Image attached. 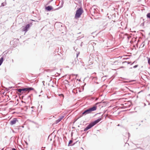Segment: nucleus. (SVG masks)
<instances>
[{
	"mask_svg": "<svg viewBox=\"0 0 150 150\" xmlns=\"http://www.w3.org/2000/svg\"><path fill=\"white\" fill-rule=\"evenodd\" d=\"M47 98H49L48 97V96H47Z\"/></svg>",
	"mask_w": 150,
	"mask_h": 150,
	"instance_id": "31",
	"label": "nucleus"
},
{
	"mask_svg": "<svg viewBox=\"0 0 150 150\" xmlns=\"http://www.w3.org/2000/svg\"><path fill=\"white\" fill-rule=\"evenodd\" d=\"M83 12V10L82 8L81 7L78 8L76 11L75 18H77L80 17Z\"/></svg>",
	"mask_w": 150,
	"mask_h": 150,
	"instance_id": "2",
	"label": "nucleus"
},
{
	"mask_svg": "<svg viewBox=\"0 0 150 150\" xmlns=\"http://www.w3.org/2000/svg\"><path fill=\"white\" fill-rule=\"evenodd\" d=\"M61 119H59V118L57 120H56V121H55V123L56 124H57V123H58V122H60L61 121Z\"/></svg>",
	"mask_w": 150,
	"mask_h": 150,
	"instance_id": "12",
	"label": "nucleus"
},
{
	"mask_svg": "<svg viewBox=\"0 0 150 150\" xmlns=\"http://www.w3.org/2000/svg\"><path fill=\"white\" fill-rule=\"evenodd\" d=\"M53 0H51V1H49V3H50L51 2H52V1Z\"/></svg>",
	"mask_w": 150,
	"mask_h": 150,
	"instance_id": "26",
	"label": "nucleus"
},
{
	"mask_svg": "<svg viewBox=\"0 0 150 150\" xmlns=\"http://www.w3.org/2000/svg\"><path fill=\"white\" fill-rule=\"evenodd\" d=\"M47 98H49L48 97V96H47Z\"/></svg>",
	"mask_w": 150,
	"mask_h": 150,
	"instance_id": "32",
	"label": "nucleus"
},
{
	"mask_svg": "<svg viewBox=\"0 0 150 150\" xmlns=\"http://www.w3.org/2000/svg\"><path fill=\"white\" fill-rule=\"evenodd\" d=\"M33 107H33H33H31V108H33Z\"/></svg>",
	"mask_w": 150,
	"mask_h": 150,
	"instance_id": "28",
	"label": "nucleus"
},
{
	"mask_svg": "<svg viewBox=\"0 0 150 150\" xmlns=\"http://www.w3.org/2000/svg\"><path fill=\"white\" fill-rule=\"evenodd\" d=\"M23 90L24 91H28V88H23Z\"/></svg>",
	"mask_w": 150,
	"mask_h": 150,
	"instance_id": "14",
	"label": "nucleus"
},
{
	"mask_svg": "<svg viewBox=\"0 0 150 150\" xmlns=\"http://www.w3.org/2000/svg\"><path fill=\"white\" fill-rule=\"evenodd\" d=\"M23 89V88H18V89H16V90L18 92H19V93H23L24 92Z\"/></svg>",
	"mask_w": 150,
	"mask_h": 150,
	"instance_id": "9",
	"label": "nucleus"
},
{
	"mask_svg": "<svg viewBox=\"0 0 150 150\" xmlns=\"http://www.w3.org/2000/svg\"><path fill=\"white\" fill-rule=\"evenodd\" d=\"M124 62H127L128 64H130L131 63V62H127L126 61H125Z\"/></svg>",
	"mask_w": 150,
	"mask_h": 150,
	"instance_id": "22",
	"label": "nucleus"
},
{
	"mask_svg": "<svg viewBox=\"0 0 150 150\" xmlns=\"http://www.w3.org/2000/svg\"><path fill=\"white\" fill-rule=\"evenodd\" d=\"M66 82H65V83H69V81L68 80H65V81Z\"/></svg>",
	"mask_w": 150,
	"mask_h": 150,
	"instance_id": "20",
	"label": "nucleus"
},
{
	"mask_svg": "<svg viewBox=\"0 0 150 150\" xmlns=\"http://www.w3.org/2000/svg\"><path fill=\"white\" fill-rule=\"evenodd\" d=\"M83 42H82L81 44V45H80V46L81 47H82V45H83Z\"/></svg>",
	"mask_w": 150,
	"mask_h": 150,
	"instance_id": "23",
	"label": "nucleus"
},
{
	"mask_svg": "<svg viewBox=\"0 0 150 150\" xmlns=\"http://www.w3.org/2000/svg\"><path fill=\"white\" fill-rule=\"evenodd\" d=\"M17 121L18 122L17 119L16 118H14L12 120L10 121V124L11 125H13L16 123Z\"/></svg>",
	"mask_w": 150,
	"mask_h": 150,
	"instance_id": "4",
	"label": "nucleus"
},
{
	"mask_svg": "<svg viewBox=\"0 0 150 150\" xmlns=\"http://www.w3.org/2000/svg\"><path fill=\"white\" fill-rule=\"evenodd\" d=\"M6 57V55L5 54H4L2 55L0 59V66L2 64L4 58Z\"/></svg>",
	"mask_w": 150,
	"mask_h": 150,
	"instance_id": "6",
	"label": "nucleus"
},
{
	"mask_svg": "<svg viewBox=\"0 0 150 150\" xmlns=\"http://www.w3.org/2000/svg\"><path fill=\"white\" fill-rule=\"evenodd\" d=\"M30 25L29 24L27 25L26 26L23 28L22 30L25 31V32H27L28 30V29L30 28Z\"/></svg>",
	"mask_w": 150,
	"mask_h": 150,
	"instance_id": "5",
	"label": "nucleus"
},
{
	"mask_svg": "<svg viewBox=\"0 0 150 150\" xmlns=\"http://www.w3.org/2000/svg\"><path fill=\"white\" fill-rule=\"evenodd\" d=\"M97 107L95 105L92 108H89L85 110L82 113V115H86L87 114L91 113L92 111H95L96 110Z\"/></svg>",
	"mask_w": 150,
	"mask_h": 150,
	"instance_id": "1",
	"label": "nucleus"
},
{
	"mask_svg": "<svg viewBox=\"0 0 150 150\" xmlns=\"http://www.w3.org/2000/svg\"><path fill=\"white\" fill-rule=\"evenodd\" d=\"M135 62H134L132 64H133Z\"/></svg>",
	"mask_w": 150,
	"mask_h": 150,
	"instance_id": "27",
	"label": "nucleus"
},
{
	"mask_svg": "<svg viewBox=\"0 0 150 150\" xmlns=\"http://www.w3.org/2000/svg\"><path fill=\"white\" fill-rule=\"evenodd\" d=\"M59 95L61 96V97H62V98H64V96L63 94H61Z\"/></svg>",
	"mask_w": 150,
	"mask_h": 150,
	"instance_id": "18",
	"label": "nucleus"
},
{
	"mask_svg": "<svg viewBox=\"0 0 150 150\" xmlns=\"http://www.w3.org/2000/svg\"><path fill=\"white\" fill-rule=\"evenodd\" d=\"M73 59V62H71V64L72 65H74L75 64H76V60L75 58H74Z\"/></svg>",
	"mask_w": 150,
	"mask_h": 150,
	"instance_id": "10",
	"label": "nucleus"
},
{
	"mask_svg": "<svg viewBox=\"0 0 150 150\" xmlns=\"http://www.w3.org/2000/svg\"><path fill=\"white\" fill-rule=\"evenodd\" d=\"M94 126L92 122H91L89 124L87 127L84 129V131H86L90 129L92 127Z\"/></svg>",
	"mask_w": 150,
	"mask_h": 150,
	"instance_id": "3",
	"label": "nucleus"
},
{
	"mask_svg": "<svg viewBox=\"0 0 150 150\" xmlns=\"http://www.w3.org/2000/svg\"><path fill=\"white\" fill-rule=\"evenodd\" d=\"M98 104V103H97L96 104V105H97V104Z\"/></svg>",
	"mask_w": 150,
	"mask_h": 150,
	"instance_id": "29",
	"label": "nucleus"
},
{
	"mask_svg": "<svg viewBox=\"0 0 150 150\" xmlns=\"http://www.w3.org/2000/svg\"><path fill=\"white\" fill-rule=\"evenodd\" d=\"M47 98H49L48 97V96H47Z\"/></svg>",
	"mask_w": 150,
	"mask_h": 150,
	"instance_id": "30",
	"label": "nucleus"
},
{
	"mask_svg": "<svg viewBox=\"0 0 150 150\" xmlns=\"http://www.w3.org/2000/svg\"><path fill=\"white\" fill-rule=\"evenodd\" d=\"M128 134H129V133H128Z\"/></svg>",
	"mask_w": 150,
	"mask_h": 150,
	"instance_id": "34",
	"label": "nucleus"
},
{
	"mask_svg": "<svg viewBox=\"0 0 150 150\" xmlns=\"http://www.w3.org/2000/svg\"><path fill=\"white\" fill-rule=\"evenodd\" d=\"M12 150H17L14 148H13L12 149Z\"/></svg>",
	"mask_w": 150,
	"mask_h": 150,
	"instance_id": "25",
	"label": "nucleus"
},
{
	"mask_svg": "<svg viewBox=\"0 0 150 150\" xmlns=\"http://www.w3.org/2000/svg\"><path fill=\"white\" fill-rule=\"evenodd\" d=\"M73 142V141L72 140H70L69 142L68 145H69V144L72 143Z\"/></svg>",
	"mask_w": 150,
	"mask_h": 150,
	"instance_id": "16",
	"label": "nucleus"
},
{
	"mask_svg": "<svg viewBox=\"0 0 150 150\" xmlns=\"http://www.w3.org/2000/svg\"><path fill=\"white\" fill-rule=\"evenodd\" d=\"M138 66V65H136L134 66L133 67V68H137Z\"/></svg>",
	"mask_w": 150,
	"mask_h": 150,
	"instance_id": "19",
	"label": "nucleus"
},
{
	"mask_svg": "<svg viewBox=\"0 0 150 150\" xmlns=\"http://www.w3.org/2000/svg\"><path fill=\"white\" fill-rule=\"evenodd\" d=\"M64 116H62L59 119H61V120L64 118Z\"/></svg>",
	"mask_w": 150,
	"mask_h": 150,
	"instance_id": "21",
	"label": "nucleus"
},
{
	"mask_svg": "<svg viewBox=\"0 0 150 150\" xmlns=\"http://www.w3.org/2000/svg\"><path fill=\"white\" fill-rule=\"evenodd\" d=\"M53 7L52 6H49L45 7V9L48 11H50L53 9Z\"/></svg>",
	"mask_w": 150,
	"mask_h": 150,
	"instance_id": "7",
	"label": "nucleus"
},
{
	"mask_svg": "<svg viewBox=\"0 0 150 150\" xmlns=\"http://www.w3.org/2000/svg\"><path fill=\"white\" fill-rule=\"evenodd\" d=\"M146 17L147 18H150V12L147 14Z\"/></svg>",
	"mask_w": 150,
	"mask_h": 150,
	"instance_id": "13",
	"label": "nucleus"
},
{
	"mask_svg": "<svg viewBox=\"0 0 150 150\" xmlns=\"http://www.w3.org/2000/svg\"><path fill=\"white\" fill-rule=\"evenodd\" d=\"M101 118H100L98 119L97 120H95V121H94V122H92V123L94 125H95L96 124L98 123L99 122H100L101 120V119H102Z\"/></svg>",
	"mask_w": 150,
	"mask_h": 150,
	"instance_id": "8",
	"label": "nucleus"
},
{
	"mask_svg": "<svg viewBox=\"0 0 150 150\" xmlns=\"http://www.w3.org/2000/svg\"><path fill=\"white\" fill-rule=\"evenodd\" d=\"M94 78H95L96 79V80L97 79V77H93V79Z\"/></svg>",
	"mask_w": 150,
	"mask_h": 150,
	"instance_id": "24",
	"label": "nucleus"
},
{
	"mask_svg": "<svg viewBox=\"0 0 150 150\" xmlns=\"http://www.w3.org/2000/svg\"><path fill=\"white\" fill-rule=\"evenodd\" d=\"M148 63L150 65V59L148 58Z\"/></svg>",
	"mask_w": 150,
	"mask_h": 150,
	"instance_id": "17",
	"label": "nucleus"
},
{
	"mask_svg": "<svg viewBox=\"0 0 150 150\" xmlns=\"http://www.w3.org/2000/svg\"><path fill=\"white\" fill-rule=\"evenodd\" d=\"M28 91H29L31 90H34V88L32 87H29L28 88Z\"/></svg>",
	"mask_w": 150,
	"mask_h": 150,
	"instance_id": "11",
	"label": "nucleus"
},
{
	"mask_svg": "<svg viewBox=\"0 0 150 150\" xmlns=\"http://www.w3.org/2000/svg\"><path fill=\"white\" fill-rule=\"evenodd\" d=\"M118 126H119V124H118Z\"/></svg>",
	"mask_w": 150,
	"mask_h": 150,
	"instance_id": "33",
	"label": "nucleus"
},
{
	"mask_svg": "<svg viewBox=\"0 0 150 150\" xmlns=\"http://www.w3.org/2000/svg\"><path fill=\"white\" fill-rule=\"evenodd\" d=\"M149 95L150 96V94H149Z\"/></svg>",
	"mask_w": 150,
	"mask_h": 150,
	"instance_id": "35",
	"label": "nucleus"
},
{
	"mask_svg": "<svg viewBox=\"0 0 150 150\" xmlns=\"http://www.w3.org/2000/svg\"><path fill=\"white\" fill-rule=\"evenodd\" d=\"M6 4V3H3L1 4V6H4Z\"/></svg>",
	"mask_w": 150,
	"mask_h": 150,
	"instance_id": "15",
	"label": "nucleus"
}]
</instances>
